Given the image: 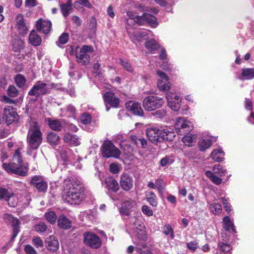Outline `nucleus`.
Masks as SVG:
<instances>
[{
  "label": "nucleus",
  "mask_w": 254,
  "mask_h": 254,
  "mask_svg": "<svg viewBox=\"0 0 254 254\" xmlns=\"http://www.w3.org/2000/svg\"><path fill=\"white\" fill-rule=\"evenodd\" d=\"M64 189L66 190L63 196L64 200L70 204H79L84 198L83 187L82 184L74 179H64Z\"/></svg>",
  "instance_id": "obj_1"
},
{
  "label": "nucleus",
  "mask_w": 254,
  "mask_h": 254,
  "mask_svg": "<svg viewBox=\"0 0 254 254\" xmlns=\"http://www.w3.org/2000/svg\"><path fill=\"white\" fill-rule=\"evenodd\" d=\"M42 134L37 122L31 120L29 123V128L27 137V154L33 155V159L36 157V150L42 141Z\"/></svg>",
  "instance_id": "obj_2"
},
{
  "label": "nucleus",
  "mask_w": 254,
  "mask_h": 254,
  "mask_svg": "<svg viewBox=\"0 0 254 254\" xmlns=\"http://www.w3.org/2000/svg\"><path fill=\"white\" fill-rule=\"evenodd\" d=\"M21 148H17L13 155L14 162L3 163L2 168L9 174H14L20 176L27 175L28 168L27 164L23 163L21 155Z\"/></svg>",
  "instance_id": "obj_3"
},
{
  "label": "nucleus",
  "mask_w": 254,
  "mask_h": 254,
  "mask_svg": "<svg viewBox=\"0 0 254 254\" xmlns=\"http://www.w3.org/2000/svg\"><path fill=\"white\" fill-rule=\"evenodd\" d=\"M146 134L149 140L154 143L163 141H172L176 136L173 129L168 127L161 129L151 127L147 129Z\"/></svg>",
  "instance_id": "obj_4"
},
{
  "label": "nucleus",
  "mask_w": 254,
  "mask_h": 254,
  "mask_svg": "<svg viewBox=\"0 0 254 254\" xmlns=\"http://www.w3.org/2000/svg\"><path fill=\"white\" fill-rule=\"evenodd\" d=\"M94 51L90 45H84L81 47H76L75 57L77 62L82 65H88L90 62V55Z\"/></svg>",
  "instance_id": "obj_5"
},
{
  "label": "nucleus",
  "mask_w": 254,
  "mask_h": 254,
  "mask_svg": "<svg viewBox=\"0 0 254 254\" xmlns=\"http://www.w3.org/2000/svg\"><path fill=\"white\" fill-rule=\"evenodd\" d=\"M101 152L103 156L107 158L110 157L119 158L121 154L120 150L111 141L109 140H106L102 144Z\"/></svg>",
  "instance_id": "obj_6"
},
{
  "label": "nucleus",
  "mask_w": 254,
  "mask_h": 254,
  "mask_svg": "<svg viewBox=\"0 0 254 254\" xmlns=\"http://www.w3.org/2000/svg\"><path fill=\"white\" fill-rule=\"evenodd\" d=\"M49 83H46L42 81H38L28 92V95L39 97L50 93Z\"/></svg>",
  "instance_id": "obj_7"
},
{
  "label": "nucleus",
  "mask_w": 254,
  "mask_h": 254,
  "mask_svg": "<svg viewBox=\"0 0 254 254\" xmlns=\"http://www.w3.org/2000/svg\"><path fill=\"white\" fill-rule=\"evenodd\" d=\"M164 103V100L162 98L151 95L145 98L143 101V106L147 111H154L160 108Z\"/></svg>",
  "instance_id": "obj_8"
},
{
  "label": "nucleus",
  "mask_w": 254,
  "mask_h": 254,
  "mask_svg": "<svg viewBox=\"0 0 254 254\" xmlns=\"http://www.w3.org/2000/svg\"><path fill=\"white\" fill-rule=\"evenodd\" d=\"M2 118L6 125L9 126L18 122L19 116L12 107L8 106L4 108Z\"/></svg>",
  "instance_id": "obj_9"
},
{
  "label": "nucleus",
  "mask_w": 254,
  "mask_h": 254,
  "mask_svg": "<svg viewBox=\"0 0 254 254\" xmlns=\"http://www.w3.org/2000/svg\"><path fill=\"white\" fill-rule=\"evenodd\" d=\"M84 242L92 249H98L102 245L101 240L96 234L91 232H85L83 234Z\"/></svg>",
  "instance_id": "obj_10"
},
{
  "label": "nucleus",
  "mask_w": 254,
  "mask_h": 254,
  "mask_svg": "<svg viewBox=\"0 0 254 254\" xmlns=\"http://www.w3.org/2000/svg\"><path fill=\"white\" fill-rule=\"evenodd\" d=\"M192 127V124L185 120L184 118H178L175 124L176 131L180 134L190 131Z\"/></svg>",
  "instance_id": "obj_11"
},
{
  "label": "nucleus",
  "mask_w": 254,
  "mask_h": 254,
  "mask_svg": "<svg viewBox=\"0 0 254 254\" xmlns=\"http://www.w3.org/2000/svg\"><path fill=\"white\" fill-rule=\"evenodd\" d=\"M104 101L105 103L106 111H109L110 108L108 105L113 108H117L120 103L119 98L115 95V94L111 91L106 92L103 95Z\"/></svg>",
  "instance_id": "obj_12"
},
{
  "label": "nucleus",
  "mask_w": 254,
  "mask_h": 254,
  "mask_svg": "<svg viewBox=\"0 0 254 254\" xmlns=\"http://www.w3.org/2000/svg\"><path fill=\"white\" fill-rule=\"evenodd\" d=\"M168 106L172 110L178 111L181 107V98L176 93L169 92L166 95Z\"/></svg>",
  "instance_id": "obj_13"
},
{
  "label": "nucleus",
  "mask_w": 254,
  "mask_h": 254,
  "mask_svg": "<svg viewBox=\"0 0 254 254\" xmlns=\"http://www.w3.org/2000/svg\"><path fill=\"white\" fill-rule=\"evenodd\" d=\"M30 184L36 188L39 192H46L47 190V183L41 176L35 175L33 176L31 178Z\"/></svg>",
  "instance_id": "obj_14"
},
{
  "label": "nucleus",
  "mask_w": 254,
  "mask_h": 254,
  "mask_svg": "<svg viewBox=\"0 0 254 254\" xmlns=\"http://www.w3.org/2000/svg\"><path fill=\"white\" fill-rule=\"evenodd\" d=\"M157 74L159 78L158 80L157 86L162 91L168 90L170 89L171 83L167 76L162 71L158 70Z\"/></svg>",
  "instance_id": "obj_15"
},
{
  "label": "nucleus",
  "mask_w": 254,
  "mask_h": 254,
  "mask_svg": "<svg viewBox=\"0 0 254 254\" xmlns=\"http://www.w3.org/2000/svg\"><path fill=\"white\" fill-rule=\"evenodd\" d=\"M127 30L131 40L133 42H141L142 40L146 37L147 34L145 30L129 29L127 27Z\"/></svg>",
  "instance_id": "obj_16"
},
{
  "label": "nucleus",
  "mask_w": 254,
  "mask_h": 254,
  "mask_svg": "<svg viewBox=\"0 0 254 254\" xmlns=\"http://www.w3.org/2000/svg\"><path fill=\"white\" fill-rule=\"evenodd\" d=\"M126 108L128 111L134 115L143 116V111L140 105L138 102L132 101H128L126 103Z\"/></svg>",
  "instance_id": "obj_17"
},
{
  "label": "nucleus",
  "mask_w": 254,
  "mask_h": 254,
  "mask_svg": "<svg viewBox=\"0 0 254 254\" xmlns=\"http://www.w3.org/2000/svg\"><path fill=\"white\" fill-rule=\"evenodd\" d=\"M120 185L122 189L129 191L133 187V180L131 177L127 174H123L121 177Z\"/></svg>",
  "instance_id": "obj_18"
},
{
  "label": "nucleus",
  "mask_w": 254,
  "mask_h": 254,
  "mask_svg": "<svg viewBox=\"0 0 254 254\" xmlns=\"http://www.w3.org/2000/svg\"><path fill=\"white\" fill-rule=\"evenodd\" d=\"M36 27L38 30L42 31L45 34H47L51 30L52 23L49 20L40 19L36 22Z\"/></svg>",
  "instance_id": "obj_19"
},
{
  "label": "nucleus",
  "mask_w": 254,
  "mask_h": 254,
  "mask_svg": "<svg viewBox=\"0 0 254 254\" xmlns=\"http://www.w3.org/2000/svg\"><path fill=\"white\" fill-rule=\"evenodd\" d=\"M106 188L113 192H117L119 189V186L117 180L112 177H107L105 180Z\"/></svg>",
  "instance_id": "obj_20"
},
{
  "label": "nucleus",
  "mask_w": 254,
  "mask_h": 254,
  "mask_svg": "<svg viewBox=\"0 0 254 254\" xmlns=\"http://www.w3.org/2000/svg\"><path fill=\"white\" fill-rule=\"evenodd\" d=\"M135 201L131 199L125 201L122 207L120 208V213L121 215L128 216L130 214V210L135 204Z\"/></svg>",
  "instance_id": "obj_21"
},
{
  "label": "nucleus",
  "mask_w": 254,
  "mask_h": 254,
  "mask_svg": "<svg viewBox=\"0 0 254 254\" xmlns=\"http://www.w3.org/2000/svg\"><path fill=\"white\" fill-rule=\"evenodd\" d=\"M133 233L137 238V240L134 241V243L135 244V242L139 243L141 247L145 248L146 247L145 242L147 238L146 230H140L138 231L133 232Z\"/></svg>",
  "instance_id": "obj_22"
},
{
  "label": "nucleus",
  "mask_w": 254,
  "mask_h": 254,
  "mask_svg": "<svg viewBox=\"0 0 254 254\" xmlns=\"http://www.w3.org/2000/svg\"><path fill=\"white\" fill-rule=\"evenodd\" d=\"M241 80H251L254 78V68H244L241 74L237 77Z\"/></svg>",
  "instance_id": "obj_23"
},
{
  "label": "nucleus",
  "mask_w": 254,
  "mask_h": 254,
  "mask_svg": "<svg viewBox=\"0 0 254 254\" xmlns=\"http://www.w3.org/2000/svg\"><path fill=\"white\" fill-rule=\"evenodd\" d=\"M147 22L152 27L155 28L158 25L157 18L150 13H144L142 14V24Z\"/></svg>",
  "instance_id": "obj_24"
},
{
  "label": "nucleus",
  "mask_w": 254,
  "mask_h": 254,
  "mask_svg": "<svg viewBox=\"0 0 254 254\" xmlns=\"http://www.w3.org/2000/svg\"><path fill=\"white\" fill-rule=\"evenodd\" d=\"M58 225L60 228L68 229L71 227V222L64 215L62 214L58 218Z\"/></svg>",
  "instance_id": "obj_25"
},
{
  "label": "nucleus",
  "mask_w": 254,
  "mask_h": 254,
  "mask_svg": "<svg viewBox=\"0 0 254 254\" xmlns=\"http://www.w3.org/2000/svg\"><path fill=\"white\" fill-rule=\"evenodd\" d=\"M64 139L65 142L74 146H77L80 144V141L78 136L75 134L69 133H65Z\"/></svg>",
  "instance_id": "obj_26"
},
{
  "label": "nucleus",
  "mask_w": 254,
  "mask_h": 254,
  "mask_svg": "<svg viewBox=\"0 0 254 254\" xmlns=\"http://www.w3.org/2000/svg\"><path fill=\"white\" fill-rule=\"evenodd\" d=\"M47 249L52 251L56 252L59 248V243L58 240L55 237L51 236L46 241Z\"/></svg>",
  "instance_id": "obj_27"
},
{
  "label": "nucleus",
  "mask_w": 254,
  "mask_h": 254,
  "mask_svg": "<svg viewBox=\"0 0 254 254\" xmlns=\"http://www.w3.org/2000/svg\"><path fill=\"white\" fill-rule=\"evenodd\" d=\"M224 152L220 148L214 149L210 154L211 158L217 162L222 161L224 159Z\"/></svg>",
  "instance_id": "obj_28"
},
{
  "label": "nucleus",
  "mask_w": 254,
  "mask_h": 254,
  "mask_svg": "<svg viewBox=\"0 0 254 254\" xmlns=\"http://www.w3.org/2000/svg\"><path fill=\"white\" fill-rule=\"evenodd\" d=\"M48 142L52 146H56L60 142L61 139L59 135L53 132H50L47 136Z\"/></svg>",
  "instance_id": "obj_29"
},
{
  "label": "nucleus",
  "mask_w": 254,
  "mask_h": 254,
  "mask_svg": "<svg viewBox=\"0 0 254 254\" xmlns=\"http://www.w3.org/2000/svg\"><path fill=\"white\" fill-rule=\"evenodd\" d=\"M16 20L17 26L19 32L25 34L27 30V28L24 20L23 15L22 14H18L16 16Z\"/></svg>",
  "instance_id": "obj_30"
},
{
  "label": "nucleus",
  "mask_w": 254,
  "mask_h": 254,
  "mask_svg": "<svg viewBox=\"0 0 254 254\" xmlns=\"http://www.w3.org/2000/svg\"><path fill=\"white\" fill-rule=\"evenodd\" d=\"M46 122L51 129L60 131L62 130V126L61 122L58 120H53L50 118L46 119Z\"/></svg>",
  "instance_id": "obj_31"
},
{
  "label": "nucleus",
  "mask_w": 254,
  "mask_h": 254,
  "mask_svg": "<svg viewBox=\"0 0 254 254\" xmlns=\"http://www.w3.org/2000/svg\"><path fill=\"white\" fill-rule=\"evenodd\" d=\"M144 45L145 48L151 54L155 53V52L158 50L160 48L159 45L154 39L147 40Z\"/></svg>",
  "instance_id": "obj_32"
},
{
  "label": "nucleus",
  "mask_w": 254,
  "mask_h": 254,
  "mask_svg": "<svg viewBox=\"0 0 254 254\" xmlns=\"http://www.w3.org/2000/svg\"><path fill=\"white\" fill-rule=\"evenodd\" d=\"M29 41L33 46H38L41 44L42 39L35 30H32L29 36Z\"/></svg>",
  "instance_id": "obj_33"
},
{
  "label": "nucleus",
  "mask_w": 254,
  "mask_h": 254,
  "mask_svg": "<svg viewBox=\"0 0 254 254\" xmlns=\"http://www.w3.org/2000/svg\"><path fill=\"white\" fill-rule=\"evenodd\" d=\"M223 228L227 231L232 230L234 233L237 232L234 223L230 220L229 216H225L223 220Z\"/></svg>",
  "instance_id": "obj_34"
},
{
  "label": "nucleus",
  "mask_w": 254,
  "mask_h": 254,
  "mask_svg": "<svg viewBox=\"0 0 254 254\" xmlns=\"http://www.w3.org/2000/svg\"><path fill=\"white\" fill-rule=\"evenodd\" d=\"M60 8L63 15L66 17L70 13L72 9V2L71 0H68L66 3L60 4Z\"/></svg>",
  "instance_id": "obj_35"
},
{
  "label": "nucleus",
  "mask_w": 254,
  "mask_h": 254,
  "mask_svg": "<svg viewBox=\"0 0 254 254\" xmlns=\"http://www.w3.org/2000/svg\"><path fill=\"white\" fill-rule=\"evenodd\" d=\"M3 219L6 223L8 225H11L12 226L15 225H20V222L18 219L14 217L10 214H5L3 215Z\"/></svg>",
  "instance_id": "obj_36"
},
{
  "label": "nucleus",
  "mask_w": 254,
  "mask_h": 254,
  "mask_svg": "<svg viewBox=\"0 0 254 254\" xmlns=\"http://www.w3.org/2000/svg\"><path fill=\"white\" fill-rule=\"evenodd\" d=\"M127 15L128 17V19L127 18V23L128 24L129 19L133 20L134 22L139 24V25H142V15L139 16L137 15L135 13L131 11H128L127 12Z\"/></svg>",
  "instance_id": "obj_37"
},
{
  "label": "nucleus",
  "mask_w": 254,
  "mask_h": 254,
  "mask_svg": "<svg viewBox=\"0 0 254 254\" xmlns=\"http://www.w3.org/2000/svg\"><path fill=\"white\" fill-rule=\"evenodd\" d=\"M134 221L132 224V230L133 232L138 231L140 230H146L144 223L139 219L134 218Z\"/></svg>",
  "instance_id": "obj_38"
},
{
  "label": "nucleus",
  "mask_w": 254,
  "mask_h": 254,
  "mask_svg": "<svg viewBox=\"0 0 254 254\" xmlns=\"http://www.w3.org/2000/svg\"><path fill=\"white\" fill-rule=\"evenodd\" d=\"M212 144V141L210 139H200L198 145L199 149L201 151H204L209 148Z\"/></svg>",
  "instance_id": "obj_39"
},
{
  "label": "nucleus",
  "mask_w": 254,
  "mask_h": 254,
  "mask_svg": "<svg viewBox=\"0 0 254 254\" xmlns=\"http://www.w3.org/2000/svg\"><path fill=\"white\" fill-rule=\"evenodd\" d=\"M146 200L153 207L157 206V201L155 194L152 191H149L146 194Z\"/></svg>",
  "instance_id": "obj_40"
},
{
  "label": "nucleus",
  "mask_w": 254,
  "mask_h": 254,
  "mask_svg": "<svg viewBox=\"0 0 254 254\" xmlns=\"http://www.w3.org/2000/svg\"><path fill=\"white\" fill-rule=\"evenodd\" d=\"M133 142L138 147L145 148L147 145V140L144 138H138L136 136L131 137Z\"/></svg>",
  "instance_id": "obj_41"
},
{
  "label": "nucleus",
  "mask_w": 254,
  "mask_h": 254,
  "mask_svg": "<svg viewBox=\"0 0 254 254\" xmlns=\"http://www.w3.org/2000/svg\"><path fill=\"white\" fill-rule=\"evenodd\" d=\"M162 233L166 236H169L171 239L175 237L174 230L169 224H165L162 227Z\"/></svg>",
  "instance_id": "obj_42"
},
{
  "label": "nucleus",
  "mask_w": 254,
  "mask_h": 254,
  "mask_svg": "<svg viewBox=\"0 0 254 254\" xmlns=\"http://www.w3.org/2000/svg\"><path fill=\"white\" fill-rule=\"evenodd\" d=\"M205 175L215 185H219L222 182L221 178L214 175L211 171H207L205 173Z\"/></svg>",
  "instance_id": "obj_43"
},
{
  "label": "nucleus",
  "mask_w": 254,
  "mask_h": 254,
  "mask_svg": "<svg viewBox=\"0 0 254 254\" xmlns=\"http://www.w3.org/2000/svg\"><path fill=\"white\" fill-rule=\"evenodd\" d=\"M45 217L47 221L51 224H54L58 220L57 216L54 211H49L45 213Z\"/></svg>",
  "instance_id": "obj_44"
},
{
  "label": "nucleus",
  "mask_w": 254,
  "mask_h": 254,
  "mask_svg": "<svg viewBox=\"0 0 254 254\" xmlns=\"http://www.w3.org/2000/svg\"><path fill=\"white\" fill-rule=\"evenodd\" d=\"M14 81L18 87L22 88L25 86L26 80L23 75L18 74L14 78Z\"/></svg>",
  "instance_id": "obj_45"
},
{
  "label": "nucleus",
  "mask_w": 254,
  "mask_h": 254,
  "mask_svg": "<svg viewBox=\"0 0 254 254\" xmlns=\"http://www.w3.org/2000/svg\"><path fill=\"white\" fill-rule=\"evenodd\" d=\"M6 201L10 207H15L18 203V198L17 196L12 192Z\"/></svg>",
  "instance_id": "obj_46"
},
{
  "label": "nucleus",
  "mask_w": 254,
  "mask_h": 254,
  "mask_svg": "<svg viewBox=\"0 0 254 254\" xmlns=\"http://www.w3.org/2000/svg\"><path fill=\"white\" fill-rule=\"evenodd\" d=\"M197 151L194 148H188L184 150L185 156L189 159H194L196 158Z\"/></svg>",
  "instance_id": "obj_47"
},
{
  "label": "nucleus",
  "mask_w": 254,
  "mask_h": 254,
  "mask_svg": "<svg viewBox=\"0 0 254 254\" xmlns=\"http://www.w3.org/2000/svg\"><path fill=\"white\" fill-rule=\"evenodd\" d=\"M210 211L215 214H219L222 211L221 205L218 203H214L210 204Z\"/></svg>",
  "instance_id": "obj_48"
},
{
  "label": "nucleus",
  "mask_w": 254,
  "mask_h": 254,
  "mask_svg": "<svg viewBox=\"0 0 254 254\" xmlns=\"http://www.w3.org/2000/svg\"><path fill=\"white\" fill-rule=\"evenodd\" d=\"M135 244L136 245L135 251L140 254H151V250L147 248L146 246L145 248H143L140 246V244L139 243L135 242Z\"/></svg>",
  "instance_id": "obj_49"
},
{
  "label": "nucleus",
  "mask_w": 254,
  "mask_h": 254,
  "mask_svg": "<svg viewBox=\"0 0 254 254\" xmlns=\"http://www.w3.org/2000/svg\"><path fill=\"white\" fill-rule=\"evenodd\" d=\"M213 171L215 174H219L220 176H224L227 173V170L224 169L220 164L214 165Z\"/></svg>",
  "instance_id": "obj_50"
},
{
  "label": "nucleus",
  "mask_w": 254,
  "mask_h": 254,
  "mask_svg": "<svg viewBox=\"0 0 254 254\" xmlns=\"http://www.w3.org/2000/svg\"><path fill=\"white\" fill-rule=\"evenodd\" d=\"M174 162V160L172 157L166 156L161 159L160 164V166L165 167L171 165Z\"/></svg>",
  "instance_id": "obj_51"
},
{
  "label": "nucleus",
  "mask_w": 254,
  "mask_h": 254,
  "mask_svg": "<svg viewBox=\"0 0 254 254\" xmlns=\"http://www.w3.org/2000/svg\"><path fill=\"white\" fill-rule=\"evenodd\" d=\"M68 34L67 33H63L59 38V40L56 42L57 45L60 47V44L64 45L66 44L68 40Z\"/></svg>",
  "instance_id": "obj_52"
},
{
  "label": "nucleus",
  "mask_w": 254,
  "mask_h": 254,
  "mask_svg": "<svg viewBox=\"0 0 254 254\" xmlns=\"http://www.w3.org/2000/svg\"><path fill=\"white\" fill-rule=\"evenodd\" d=\"M35 231L39 233L45 232L47 229V226L43 222H40L34 226Z\"/></svg>",
  "instance_id": "obj_53"
},
{
  "label": "nucleus",
  "mask_w": 254,
  "mask_h": 254,
  "mask_svg": "<svg viewBox=\"0 0 254 254\" xmlns=\"http://www.w3.org/2000/svg\"><path fill=\"white\" fill-rule=\"evenodd\" d=\"M7 93L8 95L10 97H16L18 94V91L14 85L9 86Z\"/></svg>",
  "instance_id": "obj_54"
},
{
  "label": "nucleus",
  "mask_w": 254,
  "mask_h": 254,
  "mask_svg": "<svg viewBox=\"0 0 254 254\" xmlns=\"http://www.w3.org/2000/svg\"><path fill=\"white\" fill-rule=\"evenodd\" d=\"M120 64L128 72H132L133 68L130 64L127 61L123 59H120Z\"/></svg>",
  "instance_id": "obj_55"
},
{
  "label": "nucleus",
  "mask_w": 254,
  "mask_h": 254,
  "mask_svg": "<svg viewBox=\"0 0 254 254\" xmlns=\"http://www.w3.org/2000/svg\"><path fill=\"white\" fill-rule=\"evenodd\" d=\"M218 247L221 252L224 253H228L230 252L231 249V246L230 245L224 243L223 242H219L218 243Z\"/></svg>",
  "instance_id": "obj_56"
},
{
  "label": "nucleus",
  "mask_w": 254,
  "mask_h": 254,
  "mask_svg": "<svg viewBox=\"0 0 254 254\" xmlns=\"http://www.w3.org/2000/svg\"><path fill=\"white\" fill-rule=\"evenodd\" d=\"M32 243L36 248H41L44 246L43 242L39 237H34L32 239Z\"/></svg>",
  "instance_id": "obj_57"
},
{
  "label": "nucleus",
  "mask_w": 254,
  "mask_h": 254,
  "mask_svg": "<svg viewBox=\"0 0 254 254\" xmlns=\"http://www.w3.org/2000/svg\"><path fill=\"white\" fill-rule=\"evenodd\" d=\"M101 64L98 63H95L93 65V73L96 76L100 77L102 74V70L100 68Z\"/></svg>",
  "instance_id": "obj_58"
},
{
  "label": "nucleus",
  "mask_w": 254,
  "mask_h": 254,
  "mask_svg": "<svg viewBox=\"0 0 254 254\" xmlns=\"http://www.w3.org/2000/svg\"><path fill=\"white\" fill-rule=\"evenodd\" d=\"M139 8L142 10L143 11L148 12L154 14H157L159 11L158 9L155 7L144 6L142 5H140L139 6Z\"/></svg>",
  "instance_id": "obj_59"
},
{
  "label": "nucleus",
  "mask_w": 254,
  "mask_h": 254,
  "mask_svg": "<svg viewBox=\"0 0 254 254\" xmlns=\"http://www.w3.org/2000/svg\"><path fill=\"white\" fill-rule=\"evenodd\" d=\"M92 117L88 113L83 114L80 118L81 122L84 125H88L91 122Z\"/></svg>",
  "instance_id": "obj_60"
},
{
  "label": "nucleus",
  "mask_w": 254,
  "mask_h": 254,
  "mask_svg": "<svg viewBox=\"0 0 254 254\" xmlns=\"http://www.w3.org/2000/svg\"><path fill=\"white\" fill-rule=\"evenodd\" d=\"M12 192H9L8 190L4 188L0 189V199H3L5 201L7 199L8 197Z\"/></svg>",
  "instance_id": "obj_61"
},
{
  "label": "nucleus",
  "mask_w": 254,
  "mask_h": 254,
  "mask_svg": "<svg viewBox=\"0 0 254 254\" xmlns=\"http://www.w3.org/2000/svg\"><path fill=\"white\" fill-rule=\"evenodd\" d=\"M49 92H51V89H55L58 90H60L62 92H64L65 91V88L62 87V84L60 83H49Z\"/></svg>",
  "instance_id": "obj_62"
},
{
  "label": "nucleus",
  "mask_w": 254,
  "mask_h": 254,
  "mask_svg": "<svg viewBox=\"0 0 254 254\" xmlns=\"http://www.w3.org/2000/svg\"><path fill=\"white\" fill-rule=\"evenodd\" d=\"M183 141L184 144L188 146L192 145L193 138L191 135H185L183 137Z\"/></svg>",
  "instance_id": "obj_63"
},
{
  "label": "nucleus",
  "mask_w": 254,
  "mask_h": 254,
  "mask_svg": "<svg viewBox=\"0 0 254 254\" xmlns=\"http://www.w3.org/2000/svg\"><path fill=\"white\" fill-rule=\"evenodd\" d=\"M187 247L189 250L194 252L198 247V243L196 240L191 241L187 243Z\"/></svg>",
  "instance_id": "obj_64"
}]
</instances>
